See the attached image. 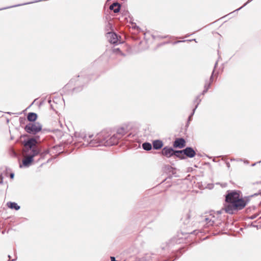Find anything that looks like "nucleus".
I'll list each match as a JSON object with an SVG mask.
<instances>
[{
    "mask_svg": "<svg viewBox=\"0 0 261 261\" xmlns=\"http://www.w3.org/2000/svg\"><path fill=\"white\" fill-rule=\"evenodd\" d=\"M225 202L223 209L226 213L232 214L234 212L243 209L247 204L248 200L242 197L240 191H232L225 196Z\"/></svg>",
    "mask_w": 261,
    "mask_h": 261,
    "instance_id": "nucleus-1",
    "label": "nucleus"
},
{
    "mask_svg": "<svg viewBox=\"0 0 261 261\" xmlns=\"http://www.w3.org/2000/svg\"><path fill=\"white\" fill-rule=\"evenodd\" d=\"M41 125L39 123H30L24 127L27 133L34 135L41 131Z\"/></svg>",
    "mask_w": 261,
    "mask_h": 261,
    "instance_id": "nucleus-2",
    "label": "nucleus"
},
{
    "mask_svg": "<svg viewBox=\"0 0 261 261\" xmlns=\"http://www.w3.org/2000/svg\"><path fill=\"white\" fill-rule=\"evenodd\" d=\"M37 141L35 138L29 139L24 144V146L28 148L34 153V155H37L39 153V150L36 146Z\"/></svg>",
    "mask_w": 261,
    "mask_h": 261,
    "instance_id": "nucleus-3",
    "label": "nucleus"
},
{
    "mask_svg": "<svg viewBox=\"0 0 261 261\" xmlns=\"http://www.w3.org/2000/svg\"><path fill=\"white\" fill-rule=\"evenodd\" d=\"M98 139H100V142L101 145L106 146L107 141L109 138L110 134L109 132L103 130L98 134Z\"/></svg>",
    "mask_w": 261,
    "mask_h": 261,
    "instance_id": "nucleus-4",
    "label": "nucleus"
},
{
    "mask_svg": "<svg viewBox=\"0 0 261 261\" xmlns=\"http://www.w3.org/2000/svg\"><path fill=\"white\" fill-rule=\"evenodd\" d=\"M177 153H184L189 158H193L196 152L191 147H187L186 149L182 150H177L176 152Z\"/></svg>",
    "mask_w": 261,
    "mask_h": 261,
    "instance_id": "nucleus-5",
    "label": "nucleus"
},
{
    "mask_svg": "<svg viewBox=\"0 0 261 261\" xmlns=\"http://www.w3.org/2000/svg\"><path fill=\"white\" fill-rule=\"evenodd\" d=\"M120 139L118 136L116 134L113 135L112 136H110L109 139L106 142V146H112L116 145L118 143V141Z\"/></svg>",
    "mask_w": 261,
    "mask_h": 261,
    "instance_id": "nucleus-6",
    "label": "nucleus"
},
{
    "mask_svg": "<svg viewBox=\"0 0 261 261\" xmlns=\"http://www.w3.org/2000/svg\"><path fill=\"white\" fill-rule=\"evenodd\" d=\"M186 145V141L183 138H177L173 143V146L175 148H182Z\"/></svg>",
    "mask_w": 261,
    "mask_h": 261,
    "instance_id": "nucleus-7",
    "label": "nucleus"
},
{
    "mask_svg": "<svg viewBox=\"0 0 261 261\" xmlns=\"http://www.w3.org/2000/svg\"><path fill=\"white\" fill-rule=\"evenodd\" d=\"M174 153V150L172 148L168 147H164L162 150V154L167 158L173 155Z\"/></svg>",
    "mask_w": 261,
    "mask_h": 261,
    "instance_id": "nucleus-8",
    "label": "nucleus"
},
{
    "mask_svg": "<svg viewBox=\"0 0 261 261\" xmlns=\"http://www.w3.org/2000/svg\"><path fill=\"white\" fill-rule=\"evenodd\" d=\"M35 155H34V153L31 152V154L24 157V159L22 161L23 165L24 166H29L33 162V158Z\"/></svg>",
    "mask_w": 261,
    "mask_h": 261,
    "instance_id": "nucleus-9",
    "label": "nucleus"
},
{
    "mask_svg": "<svg viewBox=\"0 0 261 261\" xmlns=\"http://www.w3.org/2000/svg\"><path fill=\"white\" fill-rule=\"evenodd\" d=\"M98 134H97L94 139L90 141V142L89 143V145L90 146H92V147L98 146L101 145V143L99 141L100 139H98Z\"/></svg>",
    "mask_w": 261,
    "mask_h": 261,
    "instance_id": "nucleus-10",
    "label": "nucleus"
},
{
    "mask_svg": "<svg viewBox=\"0 0 261 261\" xmlns=\"http://www.w3.org/2000/svg\"><path fill=\"white\" fill-rule=\"evenodd\" d=\"M152 144L153 148L155 149H159L163 146L162 141L160 140H155L153 141Z\"/></svg>",
    "mask_w": 261,
    "mask_h": 261,
    "instance_id": "nucleus-11",
    "label": "nucleus"
},
{
    "mask_svg": "<svg viewBox=\"0 0 261 261\" xmlns=\"http://www.w3.org/2000/svg\"><path fill=\"white\" fill-rule=\"evenodd\" d=\"M120 8V5L117 3H115L110 6V9L113 10L115 13H117L119 11Z\"/></svg>",
    "mask_w": 261,
    "mask_h": 261,
    "instance_id": "nucleus-12",
    "label": "nucleus"
},
{
    "mask_svg": "<svg viewBox=\"0 0 261 261\" xmlns=\"http://www.w3.org/2000/svg\"><path fill=\"white\" fill-rule=\"evenodd\" d=\"M126 132L124 127H120L117 129L116 135L120 139L126 134Z\"/></svg>",
    "mask_w": 261,
    "mask_h": 261,
    "instance_id": "nucleus-13",
    "label": "nucleus"
},
{
    "mask_svg": "<svg viewBox=\"0 0 261 261\" xmlns=\"http://www.w3.org/2000/svg\"><path fill=\"white\" fill-rule=\"evenodd\" d=\"M28 120L30 121H35L37 118V115L34 113H30L27 117Z\"/></svg>",
    "mask_w": 261,
    "mask_h": 261,
    "instance_id": "nucleus-14",
    "label": "nucleus"
},
{
    "mask_svg": "<svg viewBox=\"0 0 261 261\" xmlns=\"http://www.w3.org/2000/svg\"><path fill=\"white\" fill-rule=\"evenodd\" d=\"M110 35H111V38L110 39V42L113 44L117 43V42L118 41L117 35L115 33L110 34Z\"/></svg>",
    "mask_w": 261,
    "mask_h": 261,
    "instance_id": "nucleus-15",
    "label": "nucleus"
},
{
    "mask_svg": "<svg viewBox=\"0 0 261 261\" xmlns=\"http://www.w3.org/2000/svg\"><path fill=\"white\" fill-rule=\"evenodd\" d=\"M7 204L8 207L12 209L18 210L20 208V206H18L17 204L15 202H9Z\"/></svg>",
    "mask_w": 261,
    "mask_h": 261,
    "instance_id": "nucleus-16",
    "label": "nucleus"
},
{
    "mask_svg": "<svg viewBox=\"0 0 261 261\" xmlns=\"http://www.w3.org/2000/svg\"><path fill=\"white\" fill-rule=\"evenodd\" d=\"M143 148L146 150H150L151 149V145L149 143H144L142 144Z\"/></svg>",
    "mask_w": 261,
    "mask_h": 261,
    "instance_id": "nucleus-17",
    "label": "nucleus"
},
{
    "mask_svg": "<svg viewBox=\"0 0 261 261\" xmlns=\"http://www.w3.org/2000/svg\"><path fill=\"white\" fill-rule=\"evenodd\" d=\"M176 152V151H174V153L173 155H176L177 157L179 158L180 159H185V156L182 154V153H177Z\"/></svg>",
    "mask_w": 261,
    "mask_h": 261,
    "instance_id": "nucleus-18",
    "label": "nucleus"
},
{
    "mask_svg": "<svg viewBox=\"0 0 261 261\" xmlns=\"http://www.w3.org/2000/svg\"><path fill=\"white\" fill-rule=\"evenodd\" d=\"M205 220L207 224L210 225H213L214 224V222L211 221V219L210 217L205 218Z\"/></svg>",
    "mask_w": 261,
    "mask_h": 261,
    "instance_id": "nucleus-19",
    "label": "nucleus"
},
{
    "mask_svg": "<svg viewBox=\"0 0 261 261\" xmlns=\"http://www.w3.org/2000/svg\"><path fill=\"white\" fill-rule=\"evenodd\" d=\"M113 52L115 53H119L121 54V55L123 56H124V54L121 53L119 48H114V49H113Z\"/></svg>",
    "mask_w": 261,
    "mask_h": 261,
    "instance_id": "nucleus-20",
    "label": "nucleus"
},
{
    "mask_svg": "<svg viewBox=\"0 0 261 261\" xmlns=\"http://www.w3.org/2000/svg\"><path fill=\"white\" fill-rule=\"evenodd\" d=\"M210 85H211V84H210V83H209L208 84V85H207V86H206V85H205V90H204L203 91V93H205V92H207V91L208 90V88H210Z\"/></svg>",
    "mask_w": 261,
    "mask_h": 261,
    "instance_id": "nucleus-21",
    "label": "nucleus"
},
{
    "mask_svg": "<svg viewBox=\"0 0 261 261\" xmlns=\"http://www.w3.org/2000/svg\"><path fill=\"white\" fill-rule=\"evenodd\" d=\"M14 173H11L10 174V177H11V179H13L14 178Z\"/></svg>",
    "mask_w": 261,
    "mask_h": 261,
    "instance_id": "nucleus-22",
    "label": "nucleus"
}]
</instances>
